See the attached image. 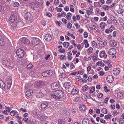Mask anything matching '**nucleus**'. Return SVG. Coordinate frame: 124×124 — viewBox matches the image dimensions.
Here are the masks:
<instances>
[{
    "label": "nucleus",
    "mask_w": 124,
    "mask_h": 124,
    "mask_svg": "<svg viewBox=\"0 0 124 124\" xmlns=\"http://www.w3.org/2000/svg\"><path fill=\"white\" fill-rule=\"evenodd\" d=\"M64 92L61 90L56 91L53 92L51 95L52 97L56 99L59 100L62 98L64 95Z\"/></svg>",
    "instance_id": "1"
},
{
    "label": "nucleus",
    "mask_w": 124,
    "mask_h": 124,
    "mask_svg": "<svg viewBox=\"0 0 124 124\" xmlns=\"http://www.w3.org/2000/svg\"><path fill=\"white\" fill-rule=\"evenodd\" d=\"M16 54L19 57L23 58L24 56V53L22 49H19L16 51Z\"/></svg>",
    "instance_id": "2"
},
{
    "label": "nucleus",
    "mask_w": 124,
    "mask_h": 124,
    "mask_svg": "<svg viewBox=\"0 0 124 124\" xmlns=\"http://www.w3.org/2000/svg\"><path fill=\"white\" fill-rule=\"evenodd\" d=\"M116 53V50L112 48L110 49L108 52V54L111 55H113L112 56V57L115 58L116 57V56L115 55V54Z\"/></svg>",
    "instance_id": "3"
},
{
    "label": "nucleus",
    "mask_w": 124,
    "mask_h": 124,
    "mask_svg": "<svg viewBox=\"0 0 124 124\" xmlns=\"http://www.w3.org/2000/svg\"><path fill=\"white\" fill-rule=\"evenodd\" d=\"M106 80L108 82L111 83L114 80L113 76L111 75H108L107 77Z\"/></svg>",
    "instance_id": "4"
},
{
    "label": "nucleus",
    "mask_w": 124,
    "mask_h": 124,
    "mask_svg": "<svg viewBox=\"0 0 124 124\" xmlns=\"http://www.w3.org/2000/svg\"><path fill=\"white\" fill-rule=\"evenodd\" d=\"M20 40L25 45H29L30 42L29 40L25 38H23L21 39Z\"/></svg>",
    "instance_id": "5"
},
{
    "label": "nucleus",
    "mask_w": 124,
    "mask_h": 124,
    "mask_svg": "<svg viewBox=\"0 0 124 124\" xmlns=\"http://www.w3.org/2000/svg\"><path fill=\"white\" fill-rule=\"evenodd\" d=\"M51 86V88L53 90H54L58 88L59 87V85L58 83L55 82L52 84Z\"/></svg>",
    "instance_id": "6"
},
{
    "label": "nucleus",
    "mask_w": 124,
    "mask_h": 124,
    "mask_svg": "<svg viewBox=\"0 0 124 124\" xmlns=\"http://www.w3.org/2000/svg\"><path fill=\"white\" fill-rule=\"evenodd\" d=\"M18 26L17 23L15 22L14 23L11 25L10 29L11 30L15 31L16 30V28L18 27Z\"/></svg>",
    "instance_id": "7"
},
{
    "label": "nucleus",
    "mask_w": 124,
    "mask_h": 124,
    "mask_svg": "<svg viewBox=\"0 0 124 124\" xmlns=\"http://www.w3.org/2000/svg\"><path fill=\"white\" fill-rule=\"evenodd\" d=\"M71 85L70 83L69 82H66L64 83L63 85V86L66 90H68L70 87Z\"/></svg>",
    "instance_id": "8"
},
{
    "label": "nucleus",
    "mask_w": 124,
    "mask_h": 124,
    "mask_svg": "<svg viewBox=\"0 0 124 124\" xmlns=\"http://www.w3.org/2000/svg\"><path fill=\"white\" fill-rule=\"evenodd\" d=\"M45 38L46 40L49 41L51 40L52 37L50 34H47L46 35Z\"/></svg>",
    "instance_id": "9"
},
{
    "label": "nucleus",
    "mask_w": 124,
    "mask_h": 124,
    "mask_svg": "<svg viewBox=\"0 0 124 124\" xmlns=\"http://www.w3.org/2000/svg\"><path fill=\"white\" fill-rule=\"evenodd\" d=\"M90 120L87 118H84L82 121V124H89Z\"/></svg>",
    "instance_id": "10"
},
{
    "label": "nucleus",
    "mask_w": 124,
    "mask_h": 124,
    "mask_svg": "<svg viewBox=\"0 0 124 124\" xmlns=\"http://www.w3.org/2000/svg\"><path fill=\"white\" fill-rule=\"evenodd\" d=\"M45 84V82L40 81L37 82L36 83V85L38 87H40L44 85Z\"/></svg>",
    "instance_id": "11"
},
{
    "label": "nucleus",
    "mask_w": 124,
    "mask_h": 124,
    "mask_svg": "<svg viewBox=\"0 0 124 124\" xmlns=\"http://www.w3.org/2000/svg\"><path fill=\"white\" fill-rule=\"evenodd\" d=\"M48 103H49V102H47L42 104L41 105V108L43 109H44L48 107Z\"/></svg>",
    "instance_id": "12"
},
{
    "label": "nucleus",
    "mask_w": 124,
    "mask_h": 124,
    "mask_svg": "<svg viewBox=\"0 0 124 124\" xmlns=\"http://www.w3.org/2000/svg\"><path fill=\"white\" fill-rule=\"evenodd\" d=\"M113 72L114 74L115 75H117L120 72L119 69L118 68H115L113 70Z\"/></svg>",
    "instance_id": "13"
},
{
    "label": "nucleus",
    "mask_w": 124,
    "mask_h": 124,
    "mask_svg": "<svg viewBox=\"0 0 124 124\" xmlns=\"http://www.w3.org/2000/svg\"><path fill=\"white\" fill-rule=\"evenodd\" d=\"M66 120L65 119H60L58 120V124H65Z\"/></svg>",
    "instance_id": "14"
},
{
    "label": "nucleus",
    "mask_w": 124,
    "mask_h": 124,
    "mask_svg": "<svg viewBox=\"0 0 124 124\" xmlns=\"http://www.w3.org/2000/svg\"><path fill=\"white\" fill-rule=\"evenodd\" d=\"M78 89L77 88H74L71 91L72 94L74 95L77 94L78 92Z\"/></svg>",
    "instance_id": "15"
},
{
    "label": "nucleus",
    "mask_w": 124,
    "mask_h": 124,
    "mask_svg": "<svg viewBox=\"0 0 124 124\" xmlns=\"http://www.w3.org/2000/svg\"><path fill=\"white\" fill-rule=\"evenodd\" d=\"M24 12L25 13V17L28 20V18L31 16V14L29 12L26 11H24Z\"/></svg>",
    "instance_id": "16"
},
{
    "label": "nucleus",
    "mask_w": 124,
    "mask_h": 124,
    "mask_svg": "<svg viewBox=\"0 0 124 124\" xmlns=\"http://www.w3.org/2000/svg\"><path fill=\"white\" fill-rule=\"evenodd\" d=\"M39 42V39H38L35 38L33 39V43L35 45H38Z\"/></svg>",
    "instance_id": "17"
},
{
    "label": "nucleus",
    "mask_w": 124,
    "mask_h": 124,
    "mask_svg": "<svg viewBox=\"0 0 124 124\" xmlns=\"http://www.w3.org/2000/svg\"><path fill=\"white\" fill-rule=\"evenodd\" d=\"M100 56L101 57H104V58H106L107 55L106 54L105 51H102L100 53Z\"/></svg>",
    "instance_id": "18"
},
{
    "label": "nucleus",
    "mask_w": 124,
    "mask_h": 124,
    "mask_svg": "<svg viewBox=\"0 0 124 124\" xmlns=\"http://www.w3.org/2000/svg\"><path fill=\"white\" fill-rule=\"evenodd\" d=\"M109 44L112 46H115L117 45L116 42L114 40H110L109 42Z\"/></svg>",
    "instance_id": "19"
},
{
    "label": "nucleus",
    "mask_w": 124,
    "mask_h": 124,
    "mask_svg": "<svg viewBox=\"0 0 124 124\" xmlns=\"http://www.w3.org/2000/svg\"><path fill=\"white\" fill-rule=\"evenodd\" d=\"M15 15L13 14L10 17L9 19V21L12 23H13L15 21Z\"/></svg>",
    "instance_id": "20"
},
{
    "label": "nucleus",
    "mask_w": 124,
    "mask_h": 124,
    "mask_svg": "<svg viewBox=\"0 0 124 124\" xmlns=\"http://www.w3.org/2000/svg\"><path fill=\"white\" fill-rule=\"evenodd\" d=\"M106 26H107V25L105 23L103 22H101L100 24V27L102 30L104 29Z\"/></svg>",
    "instance_id": "21"
},
{
    "label": "nucleus",
    "mask_w": 124,
    "mask_h": 124,
    "mask_svg": "<svg viewBox=\"0 0 124 124\" xmlns=\"http://www.w3.org/2000/svg\"><path fill=\"white\" fill-rule=\"evenodd\" d=\"M32 90H28L26 92V95L28 97L30 96L32 93Z\"/></svg>",
    "instance_id": "22"
},
{
    "label": "nucleus",
    "mask_w": 124,
    "mask_h": 124,
    "mask_svg": "<svg viewBox=\"0 0 124 124\" xmlns=\"http://www.w3.org/2000/svg\"><path fill=\"white\" fill-rule=\"evenodd\" d=\"M93 8L92 7H89V9H90V10H87L86 11V13H87L88 15L90 14H92L93 12H92V11L93 10Z\"/></svg>",
    "instance_id": "23"
},
{
    "label": "nucleus",
    "mask_w": 124,
    "mask_h": 124,
    "mask_svg": "<svg viewBox=\"0 0 124 124\" xmlns=\"http://www.w3.org/2000/svg\"><path fill=\"white\" fill-rule=\"evenodd\" d=\"M117 97L120 99H122L123 97V92H119L117 94Z\"/></svg>",
    "instance_id": "24"
},
{
    "label": "nucleus",
    "mask_w": 124,
    "mask_h": 124,
    "mask_svg": "<svg viewBox=\"0 0 124 124\" xmlns=\"http://www.w3.org/2000/svg\"><path fill=\"white\" fill-rule=\"evenodd\" d=\"M5 84L3 81L0 80V88L2 89L5 88Z\"/></svg>",
    "instance_id": "25"
},
{
    "label": "nucleus",
    "mask_w": 124,
    "mask_h": 124,
    "mask_svg": "<svg viewBox=\"0 0 124 124\" xmlns=\"http://www.w3.org/2000/svg\"><path fill=\"white\" fill-rule=\"evenodd\" d=\"M36 97L38 98H40L43 97L44 95L42 93H37L36 94Z\"/></svg>",
    "instance_id": "26"
},
{
    "label": "nucleus",
    "mask_w": 124,
    "mask_h": 124,
    "mask_svg": "<svg viewBox=\"0 0 124 124\" xmlns=\"http://www.w3.org/2000/svg\"><path fill=\"white\" fill-rule=\"evenodd\" d=\"M12 79L11 77H8L7 79V83H9L10 85L12 84Z\"/></svg>",
    "instance_id": "27"
},
{
    "label": "nucleus",
    "mask_w": 124,
    "mask_h": 124,
    "mask_svg": "<svg viewBox=\"0 0 124 124\" xmlns=\"http://www.w3.org/2000/svg\"><path fill=\"white\" fill-rule=\"evenodd\" d=\"M85 107L84 105H81L79 107V109L81 111H84L85 109Z\"/></svg>",
    "instance_id": "28"
},
{
    "label": "nucleus",
    "mask_w": 124,
    "mask_h": 124,
    "mask_svg": "<svg viewBox=\"0 0 124 124\" xmlns=\"http://www.w3.org/2000/svg\"><path fill=\"white\" fill-rule=\"evenodd\" d=\"M71 14L70 13H68L67 14L66 16L67 19L69 20L71 19Z\"/></svg>",
    "instance_id": "29"
},
{
    "label": "nucleus",
    "mask_w": 124,
    "mask_h": 124,
    "mask_svg": "<svg viewBox=\"0 0 124 124\" xmlns=\"http://www.w3.org/2000/svg\"><path fill=\"white\" fill-rule=\"evenodd\" d=\"M110 7L108 5H104L102 7V8L105 10H108L109 9Z\"/></svg>",
    "instance_id": "30"
},
{
    "label": "nucleus",
    "mask_w": 124,
    "mask_h": 124,
    "mask_svg": "<svg viewBox=\"0 0 124 124\" xmlns=\"http://www.w3.org/2000/svg\"><path fill=\"white\" fill-rule=\"evenodd\" d=\"M47 75H48V76H51L53 73V72L51 70H47Z\"/></svg>",
    "instance_id": "31"
},
{
    "label": "nucleus",
    "mask_w": 124,
    "mask_h": 124,
    "mask_svg": "<svg viewBox=\"0 0 124 124\" xmlns=\"http://www.w3.org/2000/svg\"><path fill=\"white\" fill-rule=\"evenodd\" d=\"M41 75L44 77L48 76V75L47 74V71H44L41 73Z\"/></svg>",
    "instance_id": "32"
},
{
    "label": "nucleus",
    "mask_w": 124,
    "mask_h": 124,
    "mask_svg": "<svg viewBox=\"0 0 124 124\" xmlns=\"http://www.w3.org/2000/svg\"><path fill=\"white\" fill-rule=\"evenodd\" d=\"M60 77L61 78H64L66 77V74L62 73H60Z\"/></svg>",
    "instance_id": "33"
},
{
    "label": "nucleus",
    "mask_w": 124,
    "mask_h": 124,
    "mask_svg": "<svg viewBox=\"0 0 124 124\" xmlns=\"http://www.w3.org/2000/svg\"><path fill=\"white\" fill-rule=\"evenodd\" d=\"M63 45L65 47L67 48L69 46V43L68 42H64L63 43Z\"/></svg>",
    "instance_id": "34"
},
{
    "label": "nucleus",
    "mask_w": 124,
    "mask_h": 124,
    "mask_svg": "<svg viewBox=\"0 0 124 124\" xmlns=\"http://www.w3.org/2000/svg\"><path fill=\"white\" fill-rule=\"evenodd\" d=\"M107 40L105 39L104 40V42H102V47L105 46L107 44Z\"/></svg>",
    "instance_id": "35"
},
{
    "label": "nucleus",
    "mask_w": 124,
    "mask_h": 124,
    "mask_svg": "<svg viewBox=\"0 0 124 124\" xmlns=\"http://www.w3.org/2000/svg\"><path fill=\"white\" fill-rule=\"evenodd\" d=\"M88 59V60H89V59H90V60L92 58L94 60H96L97 59V58L94 55H93L92 56H90V57L88 58H87V59Z\"/></svg>",
    "instance_id": "36"
},
{
    "label": "nucleus",
    "mask_w": 124,
    "mask_h": 124,
    "mask_svg": "<svg viewBox=\"0 0 124 124\" xmlns=\"http://www.w3.org/2000/svg\"><path fill=\"white\" fill-rule=\"evenodd\" d=\"M72 25L71 24L70 22L68 23L67 27L68 29L70 30L71 28Z\"/></svg>",
    "instance_id": "37"
},
{
    "label": "nucleus",
    "mask_w": 124,
    "mask_h": 124,
    "mask_svg": "<svg viewBox=\"0 0 124 124\" xmlns=\"http://www.w3.org/2000/svg\"><path fill=\"white\" fill-rule=\"evenodd\" d=\"M111 115H106L104 117V118L105 119H107L108 118L109 119L111 116Z\"/></svg>",
    "instance_id": "38"
},
{
    "label": "nucleus",
    "mask_w": 124,
    "mask_h": 124,
    "mask_svg": "<svg viewBox=\"0 0 124 124\" xmlns=\"http://www.w3.org/2000/svg\"><path fill=\"white\" fill-rule=\"evenodd\" d=\"M29 122L31 124H34L35 122L32 119H31L29 120Z\"/></svg>",
    "instance_id": "39"
},
{
    "label": "nucleus",
    "mask_w": 124,
    "mask_h": 124,
    "mask_svg": "<svg viewBox=\"0 0 124 124\" xmlns=\"http://www.w3.org/2000/svg\"><path fill=\"white\" fill-rule=\"evenodd\" d=\"M101 112L104 114H106L107 113V109L105 108H104L102 109Z\"/></svg>",
    "instance_id": "40"
},
{
    "label": "nucleus",
    "mask_w": 124,
    "mask_h": 124,
    "mask_svg": "<svg viewBox=\"0 0 124 124\" xmlns=\"http://www.w3.org/2000/svg\"><path fill=\"white\" fill-rule=\"evenodd\" d=\"M19 5V4L17 2H15L13 4V6L15 7H18Z\"/></svg>",
    "instance_id": "41"
},
{
    "label": "nucleus",
    "mask_w": 124,
    "mask_h": 124,
    "mask_svg": "<svg viewBox=\"0 0 124 124\" xmlns=\"http://www.w3.org/2000/svg\"><path fill=\"white\" fill-rule=\"evenodd\" d=\"M40 119L42 121L44 120V119H46V117L44 115H42L40 117Z\"/></svg>",
    "instance_id": "42"
},
{
    "label": "nucleus",
    "mask_w": 124,
    "mask_h": 124,
    "mask_svg": "<svg viewBox=\"0 0 124 124\" xmlns=\"http://www.w3.org/2000/svg\"><path fill=\"white\" fill-rule=\"evenodd\" d=\"M83 22L85 23H87L89 22V20L88 19H85L84 20H82Z\"/></svg>",
    "instance_id": "43"
},
{
    "label": "nucleus",
    "mask_w": 124,
    "mask_h": 124,
    "mask_svg": "<svg viewBox=\"0 0 124 124\" xmlns=\"http://www.w3.org/2000/svg\"><path fill=\"white\" fill-rule=\"evenodd\" d=\"M32 65L30 64L27 65V68L28 69H30L32 68Z\"/></svg>",
    "instance_id": "44"
},
{
    "label": "nucleus",
    "mask_w": 124,
    "mask_h": 124,
    "mask_svg": "<svg viewBox=\"0 0 124 124\" xmlns=\"http://www.w3.org/2000/svg\"><path fill=\"white\" fill-rule=\"evenodd\" d=\"M82 98L83 100L85 101L87 99V96L85 95H84L82 96Z\"/></svg>",
    "instance_id": "45"
},
{
    "label": "nucleus",
    "mask_w": 124,
    "mask_h": 124,
    "mask_svg": "<svg viewBox=\"0 0 124 124\" xmlns=\"http://www.w3.org/2000/svg\"><path fill=\"white\" fill-rule=\"evenodd\" d=\"M102 61H100L97 62L96 64L97 65V66H101L102 64Z\"/></svg>",
    "instance_id": "46"
},
{
    "label": "nucleus",
    "mask_w": 124,
    "mask_h": 124,
    "mask_svg": "<svg viewBox=\"0 0 124 124\" xmlns=\"http://www.w3.org/2000/svg\"><path fill=\"white\" fill-rule=\"evenodd\" d=\"M87 87L88 86L87 85H86L84 86L82 88V89L83 90H86V91H87Z\"/></svg>",
    "instance_id": "47"
},
{
    "label": "nucleus",
    "mask_w": 124,
    "mask_h": 124,
    "mask_svg": "<svg viewBox=\"0 0 124 124\" xmlns=\"http://www.w3.org/2000/svg\"><path fill=\"white\" fill-rule=\"evenodd\" d=\"M67 35L69 36H70L71 37L74 39H75V36L74 35H73L72 34L70 33H68L67 34Z\"/></svg>",
    "instance_id": "48"
},
{
    "label": "nucleus",
    "mask_w": 124,
    "mask_h": 124,
    "mask_svg": "<svg viewBox=\"0 0 124 124\" xmlns=\"http://www.w3.org/2000/svg\"><path fill=\"white\" fill-rule=\"evenodd\" d=\"M103 95L102 93H101L98 94L97 96L98 98H101L102 97Z\"/></svg>",
    "instance_id": "49"
},
{
    "label": "nucleus",
    "mask_w": 124,
    "mask_h": 124,
    "mask_svg": "<svg viewBox=\"0 0 124 124\" xmlns=\"http://www.w3.org/2000/svg\"><path fill=\"white\" fill-rule=\"evenodd\" d=\"M55 23L57 24V25L58 26H60L61 24L62 23L61 22H59L58 21H56L55 22Z\"/></svg>",
    "instance_id": "50"
},
{
    "label": "nucleus",
    "mask_w": 124,
    "mask_h": 124,
    "mask_svg": "<svg viewBox=\"0 0 124 124\" xmlns=\"http://www.w3.org/2000/svg\"><path fill=\"white\" fill-rule=\"evenodd\" d=\"M104 89L105 91L106 92H109V90L107 89V87L106 86L104 87Z\"/></svg>",
    "instance_id": "51"
},
{
    "label": "nucleus",
    "mask_w": 124,
    "mask_h": 124,
    "mask_svg": "<svg viewBox=\"0 0 124 124\" xmlns=\"http://www.w3.org/2000/svg\"><path fill=\"white\" fill-rule=\"evenodd\" d=\"M124 120L123 119L121 118L119 121V124H122L123 123V122H124Z\"/></svg>",
    "instance_id": "52"
},
{
    "label": "nucleus",
    "mask_w": 124,
    "mask_h": 124,
    "mask_svg": "<svg viewBox=\"0 0 124 124\" xmlns=\"http://www.w3.org/2000/svg\"><path fill=\"white\" fill-rule=\"evenodd\" d=\"M15 114V112L14 111H11L10 113V115L12 116H14Z\"/></svg>",
    "instance_id": "53"
},
{
    "label": "nucleus",
    "mask_w": 124,
    "mask_h": 124,
    "mask_svg": "<svg viewBox=\"0 0 124 124\" xmlns=\"http://www.w3.org/2000/svg\"><path fill=\"white\" fill-rule=\"evenodd\" d=\"M84 37L85 38H86L88 37V34L86 32H85L84 33Z\"/></svg>",
    "instance_id": "54"
},
{
    "label": "nucleus",
    "mask_w": 124,
    "mask_h": 124,
    "mask_svg": "<svg viewBox=\"0 0 124 124\" xmlns=\"http://www.w3.org/2000/svg\"><path fill=\"white\" fill-rule=\"evenodd\" d=\"M59 51L61 53H64L65 52V51L64 49H61L59 50Z\"/></svg>",
    "instance_id": "55"
},
{
    "label": "nucleus",
    "mask_w": 124,
    "mask_h": 124,
    "mask_svg": "<svg viewBox=\"0 0 124 124\" xmlns=\"http://www.w3.org/2000/svg\"><path fill=\"white\" fill-rule=\"evenodd\" d=\"M62 21L64 23L66 24L67 23V20L64 18H63L62 19Z\"/></svg>",
    "instance_id": "56"
},
{
    "label": "nucleus",
    "mask_w": 124,
    "mask_h": 124,
    "mask_svg": "<svg viewBox=\"0 0 124 124\" xmlns=\"http://www.w3.org/2000/svg\"><path fill=\"white\" fill-rule=\"evenodd\" d=\"M114 27L112 25L110 27L109 29V31L111 32L114 30Z\"/></svg>",
    "instance_id": "57"
},
{
    "label": "nucleus",
    "mask_w": 124,
    "mask_h": 124,
    "mask_svg": "<svg viewBox=\"0 0 124 124\" xmlns=\"http://www.w3.org/2000/svg\"><path fill=\"white\" fill-rule=\"evenodd\" d=\"M112 1V0H107L106 1V3L107 4H109Z\"/></svg>",
    "instance_id": "58"
},
{
    "label": "nucleus",
    "mask_w": 124,
    "mask_h": 124,
    "mask_svg": "<svg viewBox=\"0 0 124 124\" xmlns=\"http://www.w3.org/2000/svg\"><path fill=\"white\" fill-rule=\"evenodd\" d=\"M88 50L89 51V52L90 53V54H91L93 50V49L91 47H90Z\"/></svg>",
    "instance_id": "59"
},
{
    "label": "nucleus",
    "mask_w": 124,
    "mask_h": 124,
    "mask_svg": "<svg viewBox=\"0 0 124 124\" xmlns=\"http://www.w3.org/2000/svg\"><path fill=\"white\" fill-rule=\"evenodd\" d=\"M75 67V66L72 63H71V65L70 66V69H72L74 68Z\"/></svg>",
    "instance_id": "60"
},
{
    "label": "nucleus",
    "mask_w": 124,
    "mask_h": 124,
    "mask_svg": "<svg viewBox=\"0 0 124 124\" xmlns=\"http://www.w3.org/2000/svg\"><path fill=\"white\" fill-rule=\"evenodd\" d=\"M95 87H93L90 90V91L91 93H93L94 91H95Z\"/></svg>",
    "instance_id": "61"
},
{
    "label": "nucleus",
    "mask_w": 124,
    "mask_h": 124,
    "mask_svg": "<svg viewBox=\"0 0 124 124\" xmlns=\"http://www.w3.org/2000/svg\"><path fill=\"white\" fill-rule=\"evenodd\" d=\"M54 4L56 5L59 3V1L58 0H55L54 1Z\"/></svg>",
    "instance_id": "62"
},
{
    "label": "nucleus",
    "mask_w": 124,
    "mask_h": 124,
    "mask_svg": "<svg viewBox=\"0 0 124 124\" xmlns=\"http://www.w3.org/2000/svg\"><path fill=\"white\" fill-rule=\"evenodd\" d=\"M110 17L111 19L112 20V21L115 20L116 19L115 17L113 15H111L110 16Z\"/></svg>",
    "instance_id": "63"
},
{
    "label": "nucleus",
    "mask_w": 124,
    "mask_h": 124,
    "mask_svg": "<svg viewBox=\"0 0 124 124\" xmlns=\"http://www.w3.org/2000/svg\"><path fill=\"white\" fill-rule=\"evenodd\" d=\"M120 40L121 41V43L124 45V38H121Z\"/></svg>",
    "instance_id": "64"
}]
</instances>
